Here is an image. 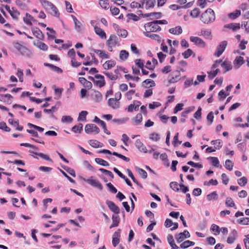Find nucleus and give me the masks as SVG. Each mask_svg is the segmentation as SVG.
Instances as JSON below:
<instances>
[{"mask_svg": "<svg viewBox=\"0 0 249 249\" xmlns=\"http://www.w3.org/2000/svg\"><path fill=\"white\" fill-rule=\"evenodd\" d=\"M95 161L97 164L103 166L107 167L109 166V163L107 161L103 160L102 159L96 158L95 159Z\"/></svg>", "mask_w": 249, "mask_h": 249, "instance_id": "46", "label": "nucleus"}, {"mask_svg": "<svg viewBox=\"0 0 249 249\" xmlns=\"http://www.w3.org/2000/svg\"><path fill=\"white\" fill-rule=\"evenodd\" d=\"M167 241L172 247V249H178L179 248L175 243L173 236L171 234H169L167 236Z\"/></svg>", "mask_w": 249, "mask_h": 249, "instance_id": "31", "label": "nucleus"}, {"mask_svg": "<svg viewBox=\"0 0 249 249\" xmlns=\"http://www.w3.org/2000/svg\"><path fill=\"white\" fill-rule=\"evenodd\" d=\"M73 119L70 116H63L61 118V122L64 123H71Z\"/></svg>", "mask_w": 249, "mask_h": 249, "instance_id": "60", "label": "nucleus"}, {"mask_svg": "<svg viewBox=\"0 0 249 249\" xmlns=\"http://www.w3.org/2000/svg\"><path fill=\"white\" fill-rule=\"evenodd\" d=\"M75 25V29L78 32H80L82 30V24L77 18L73 15L71 16Z\"/></svg>", "mask_w": 249, "mask_h": 249, "instance_id": "21", "label": "nucleus"}, {"mask_svg": "<svg viewBox=\"0 0 249 249\" xmlns=\"http://www.w3.org/2000/svg\"><path fill=\"white\" fill-rule=\"evenodd\" d=\"M237 182L240 186H244L247 183L248 179L246 177H243L238 179Z\"/></svg>", "mask_w": 249, "mask_h": 249, "instance_id": "62", "label": "nucleus"}, {"mask_svg": "<svg viewBox=\"0 0 249 249\" xmlns=\"http://www.w3.org/2000/svg\"><path fill=\"white\" fill-rule=\"evenodd\" d=\"M237 234V232L235 230H232L230 236L228 237L227 243L228 244H232L234 242Z\"/></svg>", "mask_w": 249, "mask_h": 249, "instance_id": "30", "label": "nucleus"}, {"mask_svg": "<svg viewBox=\"0 0 249 249\" xmlns=\"http://www.w3.org/2000/svg\"><path fill=\"white\" fill-rule=\"evenodd\" d=\"M138 105H135V104H130L127 108L128 112H132L133 110H137L139 109V107L141 105V102H138Z\"/></svg>", "mask_w": 249, "mask_h": 249, "instance_id": "44", "label": "nucleus"}, {"mask_svg": "<svg viewBox=\"0 0 249 249\" xmlns=\"http://www.w3.org/2000/svg\"><path fill=\"white\" fill-rule=\"evenodd\" d=\"M215 20L214 12L211 8L207 9L200 16V20L204 24H208Z\"/></svg>", "mask_w": 249, "mask_h": 249, "instance_id": "1", "label": "nucleus"}, {"mask_svg": "<svg viewBox=\"0 0 249 249\" xmlns=\"http://www.w3.org/2000/svg\"><path fill=\"white\" fill-rule=\"evenodd\" d=\"M241 15V11L239 10H236L234 12L230 13L228 15L229 18L234 19Z\"/></svg>", "mask_w": 249, "mask_h": 249, "instance_id": "43", "label": "nucleus"}, {"mask_svg": "<svg viewBox=\"0 0 249 249\" xmlns=\"http://www.w3.org/2000/svg\"><path fill=\"white\" fill-rule=\"evenodd\" d=\"M118 42V38L116 36L114 35H110L108 39L107 40L106 44L108 51L112 52V48L115 47Z\"/></svg>", "mask_w": 249, "mask_h": 249, "instance_id": "5", "label": "nucleus"}, {"mask_svg": "<svg viewBox=\"0 0 249 249\" xmlns=\"http://www.w3.org/2000/svg\"><path fill=\"white\" fill-rule=\"evenodd\" d=\"M14 48L17 49L23 56L30 58L32 56V52L26 47L21 45L18 42H14Z\"/></svg>", "mask_w": 249, "mask_h": 249, "instance_id": "2", "label": "nucleus"}, {"mask_svg": "<svg viewBox=\"0 0 249 249\" xmlns=\"http://www.w3.org/2000/svg\"><path fill=\"white\" fill-rule=\"evenodd\" d=\"M244 63V58L241 56L236 57L233 61V64L236 69L239 68Z\"/></svg>", "mask_w": 249, "mask_h": 249, "instance_id": "19", "label": "nucleus"}, {"mask_svg": "<svg viewBox=\"0 0 249 249\" xmlns=\"http://www.w3.org/2000/svg\"><path fill=\"white\" fill-rule=\"evenodd\" d=\"M54 8H53V7H51L50 10L48 11V12L51 14L52 15L56 17H59L60 14L59 13V11L56 8V7L53 4Z\"/></svg>", "mask_w": 249, "mask_h": 249, "instance_id": "40", "label": "nucleus"}, {"mask_svg": "<svg viewBox=\"0 0 249 249\" xmlns=\"http://www.w3.org/2000/svg\"><path fill=\"white\" fill-rule=\"evenodd\" d=\"M24 22L29 25H32V21L36 22L37 20L34 19V18L29 14L26 13L25 17L23 18Z\"/></svg>", "mask_w": 249, "mask_h": 249, "instance_id": "24", "label": "nucleus"}, {"mask_svg": "<svg viewBox=\"0 0 249 249\" xmlns=\"http://www.w3.org/2000/svg\"><path fill=\"white\" fill-rule=\"evenodd\" d=\"M95 78L99 79L94 82V83L96 84L97 86H99L100 88H102L105 85L106 83L103 76L101 74H96Z\"/></svg>", "mask_w": 249, "mask_h": 249, "instance_id": "13", "label": "nucleus"}, {"mask_svg": "<svg viewBox=\"0 0 249 249\" xmlns=\"http://www.w3.org/2000/svg\"><path fill=\"white\" fill-rule=\"evenodd\" d=\"M149 84H150V87H153L155 86V82L151 79H147L145 80L142 82V86H144L145 88H146V86L145 85H148Z\"/></svg>", "mask_w": 249, "mask_h": 249, "instance_id": "56", "label": "nucleus"}, {"mask_svg": "<svg viewBox=\"0 0 249 249\" xmlns=\"http://www.w3.org/2000/svg\"><path fill=\"white\" fill-rule=\"evenodd\" d=\"M198 36H203L205 37V38L207 39H211V32L210 30L207 29H202L201 30L200 32L198 34Z\"/></svg>", "mask_w": 249, "mask_h": 249, "instance_id": "28", "label": "nucleus"}, {"mask_svg": "<svg viewBox=\"0 0 249 249\" xmlns=\"http://www.w3.org/2000/svg\"><path fill=\"white\" fill-rule=\"evenodd\" d=\"M136 170L138 172L139 175L143 178L145 179L147 178V174L146 172L142 169L136 167Z\"/></svg>", "mask_w": 249, "mask_h": 249, "instance_id": "53", "label": "nucleus"}, {"mask_svg": "<svg viewBox=\"0 0 249 249\" xmlns=\"http://www.w3.org/2000/svg\"><path fill=\"white\" fill-rule=\"evenodd\" d=\"M238 224L243 225H247L249 224V217H244L241 218L237 220V221Z\"/></svg>", "mask_w": 249, "mask_h": 249, "instance_id": "52", "label": "nucleus"}, {"mask_svg": "<svg viewBox=\"0 0 249 249\" xmlns=\"http://www.w3.org/2000/svg\"><path fill=\"white\" fill-rule=\"evenodd\" d=\"M94 32L102 39H106L107 38L106 33L100 27L95 26Z\"/></svg>", "mask_w": 249, "mask_h": 249, "instance_id": "25", "label": "nucleus"}, {"mask_svg": "<svg viewBox=\"0 0 249 249\" xmlns=\"http://www.w3.org/2000/svg\"><path fill=\"white\" fill-rule=\"evenodd\" d=\"M221 66L224 69L225 72H226L229 71H231L232 68V65L231 62L230 61H224L221 62Z\"/></svg>", "mask_w": 249, "mask_h": 249, "instance_id": "27", "label": "nucleus"}, {"mask_svg": "<svg viewBox=\"0 0 249 249\" xmlns=\"http://www.w3.org/2000/svg\"><path fill=\"white\" fill-rule=\"evenodd\" d=\"M106 204L109 210L113 212L115 214H118L120 213L119 208L112 201L109 200L106 201Z\"/></svg>", "mask_w": 249, "mask_h": 249, "instance_id": "10", "label": "nucleus"}, {"mask_svg": "<svg viewBox=\"0 0 249 249\" xmlns=\"http://www.w3.org/2000/svg\"><path fill=\"white\" fill-rule=\"evenodd\" d=\"M13 96L10 94H1L0 96V101L7 104H11Z\"/></svg>", "mask_w": 249, "mask_h": 249, "instance_id": "16", "label": "nucleus"}, {"mask_svg": "<svg viewBox=\"0 0 249 249\" xmlns=\"http://www.w3.org/2000/svg\"><path fill=\"white\" fill-rule=\"evenodd\" d=\"M88 114V112L87 111H81L78 117V121H85L86 120L87 115Z\"/></svg>", "mask_w": 249, "mask_h": 249, "instance_id": "41", "label": "nucleus"}, {"mask_svg": "<svg viewBox=\"0 0 249 249\" xmlns=\"http://www.w3.org/2000/svg\"><path fill=\"white\" fill-rule=\"evenodd\" d=\"M83 130V124L81 123L77 125L73 126L71 128V131L75 133L80 134Z\"/></svg>", "mask_w": 249, "mask_h": 249, "instance_id": "34", "label": "nucleus"}, {"mask_svg": "<svg viewBox=\"0 0 249 249\" xmlns=\"http://www.w3.org/2000/svg\"><path fill=\"white\" fill-rule=\"evenodd\" d=\"M109 107L113 109H117L120 107V102L114 98H109L107 102Z\"/></svg>", "mask_w": 249, "mask_h": 249, "instance_id": "12", "label": "nucleus"}, {"mask_svg": "<svg viewBox=\"0 0 249 249\" xmlns=\"http://www.w3.org/2000/svg\"><path fill=\"white\" fill-rule=\"evenodd\" d=\"M8 122L13 126L15 127L17 130L22 131L23 129V127L22 126L19 125L18 121H15L13 119H9L8 120Z\"/></svg>", "mask_w": 249, "mask_h": 249, "instance_id": "22", "label": "nucleus"}, {"mask_svg": "<svg viewBox=\"0 0 249 249\" xmlns=\"http://www.w3.org/2000/svg\"><path fill=\"white\" fill-rule=\"evenodd\" d=\"M89 144L94 148H99L103 146V144L95 140H90L89 141Z\"/></svg>", "mask_w": 249, "mask_h": 249, "instance_id": "32", "label": "nucleus"}, {"mask_svg": "<svg viewBox=\"0 0 249 249\" xmlns=\"http://www.w3.org/2000/svg\"><path fill=\"white\" fill-rule=\"evenodd\" d=\"M135 145L140 152H143L144 153H146L147 152L146 147L140 139L136 140Z\"/></svg>", "mask_w": 249, "mask_h": 249, "instance_id": "14", "label": "nucleus"}, {"mask_svg": "<svg viewBox=\"0 0 249 249\" xmlns=\"http://www.w3.org/2000/svg\"><path fill=\"white\" fill-rule=\"evenodd\" d=\"M62 167L71 176L73 177H75L76 175L75 171L73 169L65 166H62Z\"/></svg>", "mask_w": 249, "mask_h": 249, "instance_id": "59", "label": "nucleus"}, {"mask_svg": "<svg viewBox=\"0 0 249 249\" xmlns=\"http://www.w3.org/2000/svg\"><path fill=\"white\" fill-rule=\"evenodd\" d=\"M103 73L105 74L109 79L115 81L119 78L117 75H114L113 73L108 72L104 71Z\"/></svg>", "mask_w": 249, "mask_h": 249, "instance_id": "48", "label": "nucleus"}, {"mask_svg": "<svg viewBox=\"0 0 249 249\" xmlns=\"http://www.w3.org/2000/svg\"><path fill=\"white\" fill-rule=\"evenodd\" d=\"M121 230L118 229L113 234L112 236V245L115 247L120 242Z\"/></svg>", "mask_w": 249, "mask_h": 249, "instance_id": "11", "label": "nucleus"}, {"mask_svg": "<svg viewBox=\"0 0 249 249\" xmlns=\"http://www.w3.org/2000/svg\"><path fill=\"white\" fill-rule=\"evenodd\" d=\"M190 40L192 42H193L195 45L199 47L204 48L206 46V43L198 37L191 36L190 37Z\"/></svg>", "mask_w": 249, "mask_h": 249, "instance_id": "8", "label": "nucleus"}, {"mask_svg": "<svg viewBox=\"0 0 249 249\" xmlns=\"http://www.w3.org/2000/svg\"><path fill=\"white\" fill-rule=\"evenodd\" d=\"M116 65V62L113 60L106 61L103 65V67L105 70H109L114 67Z\"/></svg>", "mask_w": 249, "mask_h": 249, "instance_id": "23", "label": "nucleus"}, {"mask_svg": "<svg viewBox=\"0 0 249 249\" xmlns=\"http://www.w3.org/2000/svg\"><path fill=\"white\" fill-rule=\"evenodd\" d=\"M129 120L128 118H123L122 119H114L112 122L118 124H122L126 122Z\"/></svg>", "mask_w": 249, "mask_h": 249, "instance_id": "63", "label": "nucleus"}, {"mask_svg": "<svg viewBox=\"0 0 249 249\" xmlns=\"http://www.w3.org/2000/svg\"><path fill=\"white\" fill-rule=\"evenodd\" d=\"M117 34L119 36L124 38L126 37L127 36V32L124 29H118Z\"/></svg>", "mask_w": 249, "mask_h": 249, "instance_id": "57", "label": "nucleus"}, {"mask_svg": "<svg viewBox=\"0 0 249 249\" xmlns=\"http://www.w3.org/2000/svg\"><path fill=\"white\" fill-rule=\"evenodd\" d=\"M211 143L215 145V149H219L222 146V142L220 140H213Z\"/></svg>", "mask_w": 249, "mask_h": 249, "instance_id": "42", "label": "nucleus"}, {"mask_svg": "<svg viewBox=\"0 0 249 249\" xmlns=\"http://www.w3.org/2000/svg\"><path fill=\"white\" fill-rule=\"evenodd\" d=\"M200 13V10L198 8H196L191 11L190 15L193 18H196L199 16Z\"/></svg>", "mask_w": 249, "mask_h": 249, "instance_id": "49", "label": "nucleus"}, {"mask_svg": "<svg viewBox=\"0 0 249 249\" xmlns=\"http://www.w3.org/2000/svg\"><path fill=\"white\" fill-rule=\"evenodd\" d=\"M190 237V234L187 230H184L183 232L176 235V239L178 243H180L183 241L184 239L189 238Z\"/></svg>", "mask_w": 249, "mask_h": 249, "instance_id": "9", "label": "nucleus"}, {"mask_svg": "<svg viewBox=\"0 0 249 249\" xmlns=\"http://www.w3.org/2000/svg\"><path fill=\"white\" fill-rule=\"evenodd\" d=\"M29 152L31 153L34 154L37 156H39L41 158L45 160L49 161H52V160L50 158V157L47 155L42 153H36L30 150Z\"/></svg>", "mask_w": 249, "mask_h": 249, "instance_id": "36", "label": "nucleus"}, {"mask_svg": "<svg viewBox=\"0 0 249 249\" xmlns=\"http://www.w3.org/2000/svg\"><path fill=\"white\" fill-rule=\"evenodd\" d=\"M129 56V53L125 50H122L120 52L119 58L121 60L124 61L126 60Z\"/></svg>", "mask_w": 249, "mask_h": 249, "instance_id": "39", "label": "nucleus"}, {"mask_svg": "<svg viewBox=\"0 0 249 249\" xmlns=\"http://www.w3.org/2000/svg\"><path fill=\"white\" fill-rule=\"evenodd\" d=\"M112 155L122 159L123 160L126 162H128L130 160L129 158L126 157L125 156L122 154H119L116 152H112Z\"/></svg>", "mask_w": 249, "mask_h": 249, "instance_id": "61", "label": "nucleus"}, {"mask_svg": "<svg viewBox=\"0 0 249 249\" xmlns=\"http://www.w3.org/2000/svg\"><path fill=\"white\" fill-rule=\"evenodd\" d=\"M83 180L91 186L96 188L100 191L103 189L101 183L93 176H91L88 179L84 178Z\"/></svg>", "mask_w": 249, "mask_h": 249, "instance_id": "3", "label": "nucleus"}, {"mask_svg": "<svg viewBox=\"0 0 249 249\" xmlns=\"http://www.w3.org/2000/svg\"><path fill=\"white\" fill-rule=\"evenodd\" d=\"M44 65L49 67L52 71H55L58 73H61L62 72V70L60 68L53 64L45 63H44Z\"/></svg>", "mask_w": 249, "mask_h": 249, "instance_id": "35", "label": "nucleus"}, {"mask_svg": "<svg viewBox=\"0 0 249 249\" xmlns=\"http://www.w3.org/2000/svg\"><path fill=\"white\" fill-rule=\"evenodd\" d=\"M195 243L194 242L186 240L180 244V247L181 249H186L190 246L195 245Z\"/></svg>", "mask_w": 249, "mask_h": 249, "instance_id": "38", "label": "nucleus"}, {"mask_svg": "<svg viewBox=\"0 0 249 249\" xmlns=\"http://www.w3.org/2000/svg\"><path fill=\"white\" fill-rule=\"evenodd\" d=\"M37 48L40 50L46 51L48 50V46L44 43L41 42H38L36 44H34Z\"/></svg>", "mask_w": 249, "mask_h": 249, "instance_id": "47", "label": "nucleus"}, {"mask_svg": "<svg viewBox=\"0 0 249 249\" xmlns=\"http://www.w3.org/2000/svg\"><path fill=\"white\" fill-rule=\"evenodd\" d=\"M225 204L228 207H234V209H236V207L235 206V203H234V201L232 200V198L230 197H228L226 198Z\"/></svg>", "mask_w": 249, "mask_h": 249, "instance_id": "50", "label": "nucleus"}, {"mask_svg": "<svg viewBox=\"0 0 249 249\" xmlns=\"http://www.w3.org/2000/svg\"><path fill=\"white\" fill-rule=\"evenodd\" d=\"M93 51L102 59L109 58V55L105 51L101 50L94 49Z\"/></svg>", "mask_w": 249, "mask_h": 249, "instance_id": "20", "label": "nucleus"}, {"mask_svg": "<svg viewBox=\"0 0 249 249\" xmlns=\"http://www.w3.org/2000/svg\"><path fill=\"white\" fill-rule=\"evenodd\" d=\"M9 14L13 19L17 20L18 16L19 15V12L14 8H12L11 11H9Z\"/></svg>", "mask_w": 249, "mask_h": 249, "instance_id": "45", "label": "nucleus"}, {"mask_svg": "<svg viewBox=\"0 0 249 249\" xmlns=\"http://www.w3.org/2000/svg\"><path fill=\"white\" fill-rule=\"evenodd\" d=\"M85 131L88 134H97L100 132L99 128L93 124H88L85 125Z\"/></svg>", "mask_w": 249, "mask_h": 249, "instance_id": "6", "label": "nucleus"}, {"mask_svg": "<svg viewBox=\"0 0 249 249\" xmlns=\"http://www.w3.org/2000/svg\"><path fill=\"white\" fill-rule=\"evenodd\" d=\"M155 0H147L145 2V8L146 9L153 8L155 5Z\"/></svg>", "mask_w": 249, "mask_h": 249, "instance_id": "51", "label": "nucleus"}, {"mask_svg": "<svg viewBox=\"0 0 249 249\" xmlns=\"http://www.w3.org/2000/svg\"><path fill=\"white\" fill-rule=\"evenodd\" d=\"M225 167L229 171H231L233 166V163L230 160H227L225 163Z\"/></svg>", "mask_w": 249, "mask_h": 249, "instance_id": "54", "label": "nucleus"}, {"mask_svg": "<svg viewBox=\"0 0 249 249\" xmlns=\"http://www.w3.org/2000/svg\"><path fill=\"white\" fill-rule=\"evenodd\" d=\"M218 195L215 191L213 192L212 193L208 194L207 196V199L208 201H211V200H216L218 199Z\"/></svg>", "mask_w": 249, "mask_h": 249, "instance_id": "37", "label": "nucleus"}, {"mask_svg": "<svg viewBox=\"0 0 249 249\" xmlns=\"http://www.w3.org/2000/svg\"><path fill=\"white\" fill-rule=\"evenodd\" d=\"M91 96L93 98V100L96 102H100L103 99V96L101 92L97 90H93V92L91 93Z\"/></svg>", "mask_w": 249, "mask_h": 249, "instance_id": "18", "label": "nucleus"}, {"mask_svg": "<svg viewBox=\"0 0 249 249\" xmlns=\"http://www.w3.org/2000/svg\"><path fill=\"white\" fill-rule=\"evenodd\" d=\"M99 4L105 9H107L108 8L109 3L107 0H100Z\"/></svg>", "mask_w": 249, "mask_h": 249, "instance_id": "64", "label": "nucleus"}, {"mask_svg": "<svg viewBox=\"0 0 249 249\" xmlns=\"http://www.w3.org/2000/svg\"><path fill=\"white\" fill-rule=\"evenodd\" d=\"M227 44V41L224 40L221 42L217 48V50L214 54V55L216 57H219L225 51Z\"/></svg>", "mask_w": 249, "mask_h": 249, "instance_id": "7", "label": "nucleus"}, {"mask_svg": "<svg viewBox=\"0 0 249 249\" xmlns=\"http://www.w3.org/2000/svg\"><path fill=\"white\" fill-rule=\"evenodd\" d=\"M39 2L44 8L48 12L50 10L51 7H53L54 8L53 4L48 0H39Z\"/></svg>", "mask_w": 249, "mask_h": 249, "instance_id": "17", "label": "nucleus"}, {"mask_svg": "<svg viewBox=\"0 0 249 249\" xmlns=\"http://www.w3.org/2000/svg\"><path fill=\"white\" fill-rule=\"evenodd\" d=\"M209 160H211L212 164L213 165L216 167H218L219 165V161L217 158L210 157L208 158Z\"/></svg>", "mask_w": 249, "mask_h": 249, "instance_id": "55", "label": "nucleus"}, {"mask_svg": "<svg viewBox=\"0 0 249 249\" xmlns=\"http://www.w3.org/2000/svg\"><path fill=\"white\" fill-rule=\"evenodd\" d=\"M144 27L146 31L152 32H156L161 30L160 27L158 25L155 20L145 24Z\"/></svg>", "mask_w": 249, "mask_h": 249, "instance_id": "4", "label": "nucleus"}, {"mask_svg": "<svg viewBox=\"0 0 249 249\" xmlns=\"http://www.w3.org/2000/svg\"><path fill=\"white\" fill-rule=\"evenodd\" d=\"M162 14L160 12H153L150 14H147L145 15L146 17H149L151 16L154 17L156 18H160L161 17Z\"/></svg>", "mask_w": 249, "mask_h": 249, "instance_id": "58", "label": "nucleus"}, {"mask_svg": "<svg viewBox=\"0 0 249 249\" xmlns=\"http://www.w3.org/2000/svg\"><path fill=\"white\" fill-rule=\"evenodd\" d=\"M32 32L33 35L37 38L43 40L44 39V35L40 29L36 27L32 28Z\"/></svg>", "mask_w": 249, "mask_h": 249, "instance_id": "15", "label": "nucleus"}, {"mask_svg": "<svg viewBox=\"0 0 249 249\" xmlns=\"http://www.w3.org/2000/svg\"><path fill=\"white\" fill-rule=\"evenodd\" d=\"M169 32L175 35H179L182 33V29L181 26H178L175 28H170Z\"/></svg>", "mask_w": 249, "mask_h": 249, "instance_id": "26", "label": "nucleus"}, {"mask_svg": "<svg viewBox=\"0 0 249 249\" xmlns=\"http://www.w3.org/2000/svg\"><path fill=\"white\" fill-rule=\"evenodd\" d=\"M224 28L232 29L233 31L240 28V23H231L224 25Z\"/></svg>", "mask_w": 249, "mask_h": 249, "instance_id": "33", "label": "nucleus"}, {"mask_svg": "<svg viewBox=\"0 0 249 249\" xmlns=\"http://www.w3.org/2000/svg\"><path fill=\"white\" fill-rule=\"evenodd\" d=\"M142 120V116L141 113H138L135 117L132 119V124L135 125H138L141 124Z\"/></svg>", "mask_w": 249, "mask_h": 249, "instance_id": "29", "label": "nucleus"}]
</instances>
